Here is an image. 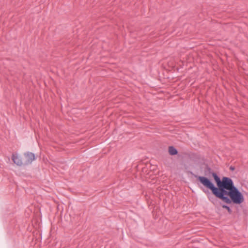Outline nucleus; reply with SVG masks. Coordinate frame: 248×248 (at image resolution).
I'll return each mask as SVG.
<instances>
[{
  "instance_id": "5",
  "label": "nucleus",
  "mask_w": 248,
  "mask_h": 248,
  "mask_svg": "<svg viewBox=\"0 0 248 248\" xmlns=\"http://www.w3.org/2000/svg\"><path fill=\"white\" fill-rule=\"evenodd\" d=\"M208 199L209 200L213 203L214 204H215V202H217V200L214 198L213 197H211L210 195L207 196Z\"/></svg>"
},
{
  "instance_id": "3",
  "label": "nucleus",
  "mask_w": 248,
  "mask_h": 248,
  "mask_svg": "<svg viewBox=\"0 0 248 248\" xmlns=\"http://www.w3.org/2000/svg\"><path fill=\"white\" fill-rule=\"evenodd\" d=\"M12 159L14 163H15L17 166H21L23 165H24V162H23L21 158L17 155L13 154L12 155Z\"/></svg>"
},
{
  "instance_id": "6",
  "label": "nucleus",
  "mask_w": 248,
  "mask_h": 248,
  "mask_svg": "<svg viewBox=\"0 0 248 248\" xmlns=\"http://www.w3.org/2000/svg\"><path fill=\"white\" fill-rule=\"evenodd\" d=\"M222 207L224 209H226L227 210L228 212L230 213V214H231L232 212V209L230 208V207L229 206H228V205H225V204H223L222 205Z\"/></svg>"
},
{
  "instance_id": "7",
  "label": "nucleus",
  "mask_w": 248,
  "mask_h": 248,
  "mask_svg": "<svg viewBox=\"0 0 248 248\" xmlns=\"http://www.w3.org/2000/svg\"><path fill=\"white\" fill-rule=\"evenodd\" d=\"M230 170H235V167L232 166H231L230 167Z\"/></svg>"
},
{
  "instance_id": "8",
  "label": "nucleus",
  "mask_w": 248,
  "mask_h": 248,
  "mask_svg": "<svg viewBox=\"0 0 248 248\" xmlns=\"http://www.w3.org/2000/svg\"><path fill=\"white\" fill-rule=\"evenodd\" d=\"M202 191H203V192H204L205 193H206V194L208 193V194H210V193H209V191H208L207 190H205V189H202Z\"/></svg>"
},
{
  "instance_id": "4",
  "label": "nucleus",
  "mask_w": 248,
  "mask_h": 248,
  "mask_svg": "<svg viewBox=\"0 0 248 248\" xmlns=\"http://www.w3.org/2000/svg\"><path fill=\"white\" fill-rule=\"evenodd\" d=\"M169 153L171 155H176L178 151L173 146H170L169 147Z\"/></svg>"
},
{
  "instance_id": "1",
  "label": "nucleus",
  "mask_w": 248,
  "mask_h": 248,
  "mask_svg": "<svg viewBox=\"0 0 248 248\" xmlns=\"http://www.w3.org/2000/svg\"><path fill=\"white\" fill-rule=\"evenodd\" d=\"M208 171L211 174L217 184L215 186L212 181L205 176H196L197 180L205 188L211 191L212 194L224 202L231 204H240L244 201V197L239 189L235 186L232 180L229 177H223L221 180L218 175L212 171L210 167H206L205 172Z\"/></svg>"
},
{
  "instance_id": "2",
  "label": "nucleus",
  "mask_w": 248,
  "mask_h": 248,
  "mask_svg": "<svg viewBox=\"0 0 248 248\" xmlns=\"http://www.w3.org/2000/svg\"><path fill=\"white\" fill-rule=\"evenodd\" d=\"M24 155L26 159L24 162L25 165L31 164L35 159L34 154L31 152L25 153Z\"/></svg>"
}]
</instances>
